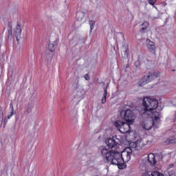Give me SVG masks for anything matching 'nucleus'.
I'll return each instance as SVG.
<instances>
[{
    "mask_svg": "<svg viewBox=\"0 0 176 176\" xmlns=\"http://www.w3.org/2000/svg\"><path fill=\"white\" fill-rule=\"evenodd\" d=\"M13 115H14V109H13V106H12L11 113L7 116V119H10V118H12V116H13Z\"/></svg>",
    "mask_w": 176,
    "mask_h": 176,
    "instance_id": "24",
    "label": "nucleus"
},
{
    "mask_svg": "<svg viewBox=\"0 0 176 176\" xmlns=\"http://www.w3.org/2000/svg\"><path fill=\"white\" fill-rule=\"evenodd\" d=\"M100 152L104 159H106L107 162H111V164L118 166L121 160H123L122 153L107 148L105 146L100 147Z\"/></svg>",
    "mask_w": 176,
    "mask_h": 176,
    "instance_id": "1",
    "label": "nucleus"
},
{
    "mask_svg": "<svg viewBox=\"0 0 176 176\" xmlns=\"http://www.w3.org/2000/svg\"><path fill=\"white\" fill-rule=\"evenodd\" d=\"M58 38H56L53 43H50L48 44V50L53 53V52H55L56 47H57V45H58Z\"/></svg>",
    "mask_w": 176,
    "mask_h": 176,
    "instance_id": "11",
    "label": "nucleus"
},
{
    "mask_svg": "<svg viewBox=\"0 0 176 176\" xmlns=\"http://www.w3.org/2000/svg\"><path fill=\"white\" fill-rule=\"evenodd\" d=\"M140 142H141V140H138L135 142V144H136V145H138V144H140Z\"/></svg>",
    "mask_w": 176,
    "mask_h": 176,
    "instance_id": "33",
    "label": "nucleus"
},
{
    "mask_svg": "<svg viewBox=\"0 0 176 176\" xmlns=\"http://www.w3.org/2000/svg\"><path fill=\"white\" fill-rule=\"evenodd\" d=\"M8 38H10V36H12V23H9L8 25Z\"/></svg>",
    "mask_w": 176,
    "mask_h": 176,
    "instance_id": "21",
    "label": "nucleus"
},
{
    "mask_svg": "<svg viewBox=\"0 0 176 176\" xmlns=\"http://www.w3.org/2000/svg\"><path fill=\"white\" fill-rule=\"evenodd\" d=\"M173 72H175V69H173Z\"/></svg>",
    "mask_w": 176,
    "mask_h": 176,
    "instance_id": "36",
    "label": "nucleus"
},
{
    "mask_svg": "<svg viewBox=\"0 0 176 176\" xmlns=\"http://www.w3.org/2000/svg\"><path fill=\"white\" fill-rule=\"evenodd\" d=\"M152 127H155V129H157L159 127L157 125H156V124H155V121L153 120L147 121L146 122H144L143 124V129L147 130L148 131V130H151Z\"/></svg>",
    "mask_w": 176,
    "mask_h": 176,
    "instance_id": "7",
    "label": "nucleus"
},
{
    "mask_svg": "<svg viewBox=\"0 0 176 176\" xmlns=\"http://www.w3.org/2000/svg\"><path fill=\"white\" fill-rule=\"evenodd\" d=\"M131 159V152L127 151L126 153V160L129 162Z\"/></svg>",
    "mask_w": 176,
    "mask_h": 176,
    "instance_id": "25",
    "label": "nucleus"
},
{
    "mask_svg": "<svg viewBox=\"0 0 176 176\" xmlns=\"http://www.w3.org/2000/svg\"><path fill=\"white\" fill-rule=\"evenodd\" d=\"M102 85H105V82H102Z\"/></svg>",
    "mask_w": 176,
    "mask_h": 176,
    "instance_id": "34",
    "label": "nucleus"
},
{
    "mask_svg": "<svg viewBox=\"0 0 176 176\" xmlns=\"http://www.w3.org/2000/svg\"><path fill=\"white\" fill-rule=\"evenodd\" d=\"M141 25L142 28H140V32L145 34V32H146V30H148V27H149V23L145 21Z\"/></svg>",
    "mask_w": 176,
    "mask_h": 176,
    "instance_id": "16",
    "label": "nucleus"
},
{
    "mask_svg": "<svg viewBox=\"0 0 176 176\" xmlns=\"http://www.w3.org/2000/svg\"><path fill=\"white\" fill-rule=\"evenodd\" d=\"M159 76H160V72L157 71L149 72L141 79L139 82V86H145L146 83H149V82H152V80L157 79Z\"/></svg>",
    "mask_w": 176,
    "mask_h": 176,
    "instance_id": "4",
    "label": "nucleus"
},
{
    "mask_svg": "<svg viewBox=\"0 0 176 176\" xmlns=\"http://www.w3.org/2000/svg\"><path fill=\"white\" fill-rule=\"evenodd\" d=\"M4 123H5V124H6V123H8V118L4 119Z\"/></svg>",
    "mask_w": 176,
    "mask_h": 176,
    "instance_id": "32",
    "label": "nucleus"
},
{
    "mask_svg": "<svg viewBox=\"0 0 176 176\" xmlns=\"http://www.w3.org/2000/svg\"><path fill=\"white\" fill-rule=\"evenodd\" d=\"M21 25L18 23L16 29L14 30V34L16 36V41H19V38L21 36Z\"/></svg>",
    "mask_w": 176,
    "mask_h": 176,
    "instance_id": "12",
    "label": "nucleus"
},
{
    "mask_svg": "<svg viewBox=\"0 0 176 176\" xmlns=\"http://www.w3.org/2000/svg\"><path fill=\"white\" fill-rule=\"evenodd\" d=\"M133 124H130L125 121L117 120L114 122V126L119 129V131L122 134H126L127 133H130V130L131 129V125Z\"/></svg>",
    "mask_w": 176,
    "mask_h": 176,
    "instance_id": "5",
    "label": "nucleus"
},
{
    "mask_svg": "<svg viewBox=\"0 0 176 176\" xmlns=\"http://www.w3.org/2000/svg\"><path fill=\"white\" fill-rule=\"evenodd\" d=\"M32 108H34V105L32 104H28L26 107V110L25 111V113L26 115H30L31 112H32Z\"/></svg>",
    "mask_w": 176,
    "mask_h": 176,
    "instance_id": "19",
    "label": "nucleus"
},
{
    "mask_svg": "<svg viewBox=\"0 0 176 176\" xmlns=\"http://www.w3.org/2000/svg\"><path fill=\"white\" fill-rule=\"evenodd\" d=\"M148 176H164V175L158 171H153L151 175H148Z\"/></svg>",
    "mask_w": 176,
    "mask_h": 176,
    "instance_id": "22",
    "label": "nucleus"
},
{
    "mask_svg": "<svg viewBox=\"0 0 176 176\" xmlns=\"http://www.w3.org/2000/svg\"><path fill=\"white\" fill-rule=\"evenodd\" d=\"M146 45L148 52L153 54H156V45H155V43L147 38Z\"/></svg>",
    "mask_w": 176,
    "mask_h": 176,
    "instance_id": "6",
    "label": "nucleus"
},
{
    "mask_svg": "<svg viewBox=\"0 0 176 176\" xmlns=\"http://www.w3.org/2000/svg\"><path fill=\"white\" fill-rule=\"evenodd\" d=\"M0 117H3V112H2V108L0 107Z\"/></svg>",
    "mask_w": 176,
    "mask_h": 176,
    "instance_id": "30",
    "label": "nucleus"
},
{
    "mask_svg": "<svg viewBox=\"0 0 176 176\" xmlns=\"http://www.w3.org/2000/svg\"><path fill=\"white\" fill-rule=\"evenodd\" d=\"M89 24L90 25V32H91V31H93L94 28V24H96V22L89 20Z\"/></svg>",
    "mask_w": 176,
    "mask_h": 176,
    "instance_id": "23",
    "label": "nucleus"
},
{
    "mask_svg": "<svg viewBox=\"0 0 176 176\" xmlns=\"http://www.w3.org/2000/svg\"><path fill=\"white\" fill-rule=\"evenodd\" d=\"M122 162H120H120H118V165H117L119 170H123L126 168V167H127V164H126V162H124V160H122Z\"/></svg>",
    "mask_w": 176,
    "mask_h": 176,
    "instance_id": "20",
    "label": "nucleus"
},
{
    "mask_svg": "<svg viewBox=\"0 0 176 176\" xmlns=\"http://www.w3.org/2000/svg\"><path fill=\"white\" fill-rule=\"evenodd\" d=\"M135 65L136 68H138V67H140V65H141V63L140 62V60L135 61Z\"/></svg>",
    "mask_w": 176,
    "mask_h": 176,
    "instance_id": "27",
    "label": "nucleus"
},
{
    "mask_svg": "<svg viewBox=\"0 0 176 176\" xmlns=\"http://www.w3.org/2000/svg\"><path fill=\"white\" fill-rule=\"evenodd\" d=\"M148 3L150 5H152V6H153V5H155V3H156V0H148Z\"/></svg>",
    "mask_w": 176,
    "mask_h": 176,
    "instance_id": "26",
    "label": "nucleus"
},
{
    "mask_svg": "<svg viewBox=\"0 0 176 176\" xmlns=\"http://www.w3.org/2000/svg\"><path fill=\"white\" fill-rule=\"evenodd\" d=\"M122 49L124 53V54H122L123 58H127V57H129V54H130L129 45H123Z\"/></svg>",
    "mask_w": 176,
    "mask_h": 176,
    "instance_id": "13",
    "label": "nucleus"
},
{
    "mask_svg": "<svg viewBox=\"0 0 176 176\" xmlns=\"http://www.w3.org/2000/svg\"><path fill=\"white\" fill-rule=\"evenodd\" d=\"M126 68H129V65L126 67Z\"/></svg>",
    "mask_w": 176,
    "mask_h": 176,
    "instance_id": "35",
    "label": "nucleus"
},
{
    "mask_svg": "<svg viewBox=\"0 0 176 176\" xmlns=\"http://www.w3.org/2000/svg\"><path fill=\"white\" fill-rule=\"evenodd\" d=\"M160 157L161 160H163V154H162V153H160Z\"/></svg>",
    "mask_w": 176,
    "mask_h": 176,
    "instance_id": "31",
    "label": "nucleus"
},
{
    "mask_svg": "<svg viewBox=\"0 0 176 176\" xmlns=\"http://www.w3.org/2000/svg\"><path fill=\"white\" fill-rule=\"evenodd\" d=\"M3 122V117H0V128L2 126Z\"/></svg>",
    "mask_w": 176,
    "mask_h": 176,
    "instance_id": "29",
    "label": "nucleus"
},
{
    "mask_svg": "<svg viewBox=\"0 0 176 176\" xmlns=\"http://www.w3.org/2000/svg\"><path fill=\"white\" fill-rule=\"evenodd\" d=\"M148 162L150 163L151 166H155L156 164V160L155 158V155L149 154L148 156Z\"/></svg>",
    "mask_w": 176,
    "mask_h": 176,
    "instance_id": "15",
    "label": "nucleus"
},
{
    "mask_svg": "<svg viewBox=\"0 0 176 176\" xmlns=\"http://www.w3.org/2000/svg\"><path fill=\"white\" fill-rule=\"evenodd\" d=\"M76 19L78 21H82L85 19V13L83 12H78L76 15Z\"/></svg>",
    "mask_w": 176,
    "mask_h": 176,
    "instance_id": "17",
    "label": "nucleus"
},
{
    "mask_svg": "<svg viewBox=\"0 0 176 176\" xmlns=\"http://www.w3.org/2000/svg\"><path fill=\"white\" fill-rule=\"evenodd\" d=\"M84 78H85V80H90V76H89V74H86L84 76Z\"/></svg>",
    "mask_w": 176,
    "mask_h": 176,
    "instance_id": "28",
    "label": "nucleus"
},
{
    "mask_svg": "<svg viewBox=\"0 0 176 176\" xmlns=\"http://www.w3.org/2000/svg\"><path fill=\"white\" fill-rule=\"evenodd\" d=\"M74 94L75 98H79L80 100H82V98L85 97V91L82 89H76L74 90Z\"/></svg>",
    "mask_w": 176,
    "mask_h": 176,
    "instance_id": "9",
    "label": "nucleus"
},
{
    "mask_svg": "<svg viewBox=\"0 0 176 176\" xmlns=\"http://www.w3.org/2000/svg\"><path fill=\"white\" fill-rule=\"evenodd\" d=\"M120 115L123 122H126L130 124H134V122H135V115L131 109H127L122 110L120 112Z\"/></svg>",
    "mask_w": 176,
    "mask_h": 176,
    "instance_id": "3",
    "label": "nucleus"
},
{
    "mask_svg": "<svg viewBox=\"0 0 176 176\" xmlns=\"http://www.w3.org/2000/svg\"><path fill=\"white\" fill-rule=\"evenodd\" d=\"M165 145H170V144H176V138L170 137L166 139L164 142Z\"/></svg>",
    "mask_w": 176,
    "mask_h": 176,
    "instance_id": "18",
    "label": "nucleus"
},
{
    "mask_svg": "<svg viewBox=\"0 0 176 176\" xmlns=\"http://www.w3.org/2000/svg\"><path fill=\"white\" fill-rule=\"evenodd\" d=\"M108 87H109V83H107L106 87H104V95L101 100L102 104H105L107 102V96H108Z\"/></svg>",
    "mask_w": 176,
    "mask_h": 176,
    "instance_id": "14",
    "label": "nucleus"
},
{
    "mask_svg": "<svg viewBox=\"0 0 176 176\" xmlns=\"http://www.w3.org/2000/svg\"><path fill=\"white\" fill-rule=\"evenodd\" d=\"M149 112L148 115H151V113H152L154 120V122H160V118H162V116H160V112L159 111H156V109H155L154 111H147Z\"/></svg>",
    "mask_w": 176,
    "mask_h": 176,
    "instance_id": "10",
    "label": "nucleus"
},
{
    "mask_svg": "<svg viewBox=\"0 0 176 176\" xmlns=\"http://www.w3.org/2000/svg\"><path fill=\"white\" fill-rule=\"evenodd\" d=\"M105 143L107 146H109V148H110L111 149H112L113 148H118V143H116V141L113 138H110L107 139L105 140Z\"/></svg>",
    "mask_w": 176,
    "mask_h": 176,
    "instance_id": "8",
    "label": "nucleus"
},
{
    "mask_svg": "<svg viewBox=\"0 0 176 176\" xmlns=\"http://www.w3.org/2000/svg\"><path fill=\"white\" fill-rule=\"evenodd\" d=\"M142 105L144 112L155 111V109H158V111L163 109L162 107H159V102L155 98H144L142 100Z\"/></svg>",
    "mask_w": 176,
    "mask_h": 176,
    "instance_id": "2",
    "label": "nucleus"
}]
</instances>
